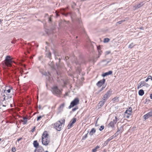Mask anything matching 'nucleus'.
<instances>
[{"instance_id":"a878e982","label":"nucleus","mask_w":152,"mask_h":152,"mask_svg":"<svg viewBox=\"0 0 152 152\" xmlns=\"http://www.w3.org/2000/svg\"><path fill=\"white\" fill-rule=\"evenodd\" d=\"M110 41V39L108 38H105L104 39V42H108Z\"/></svg>"},{"instance_id":"393cba45","label":"nucleus","mask_w":152,"mask_h":152,"mask_svg":"<svg viewBox=\"0 0 152 152\" xmlns=\"http://www.w3.org/2000/svg\"><path fill=\"white\" fill-rule=\"evenodd\" d=\"M64 105L65 104L64 103L60 105L59 107V109H61V110H62L64 106Z\"/></svg>"},{"instance_id":"2eb2a0df","label":"nucleus","mask_w":152,"mask_h":152,"mask_svg":"<svg viewBox=\"0 0 152 152\" xmlns=\"http://www.w3.org/2000/svg\"><path fill=\"white\" fill-rule=\"evenodd\" d=\"M105 102L106 101H103V100L102 101L100 102L98 104L99 108H101L102 107V106L104 104Z\"/></svg>"},{"instance_id":"c9c22d12","label":"nucleus","mask_w":152,"mask_h":152,"mask_svg":"<svg viewBox=\"0 0 152 152\" xmlns=\"http://www.w3.org/2000/svg\"><path fill=\"white\" fill-rule=\"evenodd\" d=\"M78 107H76L75 108H73L72 109V111H75L76 110H77V109H78Z\"/></svg>"},{"instance_id":"cd10ccee","label":"nucleus","mask_w":152,"mask_h":152,"mask_svg":"<svg viewBox=\"0 0 152 152\" xmlns=\"http://www.w3.org/2000/svg\"><path fill=\"white\" fill-rule=\"evenodd\" d=\"M135 45H134L133 43L131 44L129 46V48H132Z\"/></svg>"},{"instance_id":"0eeeda50","label":"nucleus","mask_w":152,"mask_h":152,"mask_svg":"<svg viewBox=\"0 0 152 152\" xmlns=\"http://www.w3.org/2000/svg\"><path fill=\"white\" fill-rule=\"evenodd\" d=\"M76 118H74L72 119L67 126L68 129L71 128L72 127L73 124L76 122Z\"/></svg>"},{"instance_id":"20e7f679","label":"nucleus","mask_w":152,"mask_h":152,"mask_svg":"<svg viewBox=\"0 0 152 152\" xmlns=\"http://www.w3.org/2000/svg\"><path fill=\"white\" fill-rule=\"evenodd\" d=\"M62 121V122H61L60 121H58L54 124V127L58 131L61 130L63 125H64L65 120L63 119Z\"/></svg>"},{"instance_id":"3c124183","label":"nucleus","mask_w":152,"mask_h":152,"mask_svg":"<svg viewBox=\"0 0 152 152\" xmlns=\"http://www.w3.org/2000/svg\"><path fill=\"white\" fill-rule=\"evenodd\" d=\"M150 97L151 99H152V94H150Z\"/></svg>"},{"instance_id":"72a5a7b5","label":"nucleus","mask_w":152,"mask_h":152,"mask_svg":"<svg viewBox=\"0 0 152 152\" xmlns=\"http://www.w3.org/2000/svg\"><path fill=\"white\" fill-rule=\"evenodd\" d=\"M109 141H108V140H107L104 143V146H106L108 143V142Z\"/></svg>"},{"instance_id":"13d9d810","label":"nucleus","mask_w":152,"mask_h":152,"mask_svg":"<svg viewBox=\"0 0 152 152\" xmlns=\"http://www.w3.org/2000/svg\"><path fill=\"white\" fill-rule=\"evenodd\" d=\"M143 28V27H141V28H140V29H142Z\"/></svg>"},{"instance_id":"de8ad7c7","label":"nucleus","mask_w":152,"mask_h":152,"mask_svg":"<svg viewBox=\"0 0 152 152\" xmlns=\"http://www.w3.org/2000/svg\"><path fill=\"white\" fill-rule=\"evenodd\" d=\"M23 72V70L22 69H21L20 70V72L21 74H22V73Z\"/></svg>"},{"instance_id":"a211bd4d","label":"nucleus","mask_w":152,"mask_h":152,"mask_svg":"<svg viewBox=\"0 0 152 152\" xmlns=\"http://www.w3.org/2000/svg\"><path fill=\"white\" fill-rule=\"evenodd\" d=\"M23 120H21V121L23 122V124H27V118L26 117H23Z\"/></svg>"},{"instance_id":"69168bd1","label":"nucleus","mask_w":152,"mask_h":152,"mask_svg":"<svg viewBox=\"0 0 152 152\" xmlns=\"http://www.w3.org/2000/svg\"><path fill=\"white\" fill-rule=\"evenodd\" d=\"M12 43H14L13 42H12Z\"/></svg>"},{"instance_id":"ddd939ff","label":"nucleus","mask_w":152,"mask_h":152,"mask_svg":"<svg viewBox=\"0 0 152 152\" xmlns=\"http://www.w3.org/2000/svg\"><path fill=\"white\" fill-rule=\"evenodd\" d=\"M123 130V126H121L120 127L119 129H118L116 133L115 134L116 136H118V134L120 133H121Z\"/></svg>"},{"instance_id":"ea45409f","label":"nucleus","mask_w":152,"mask_h":152,"mask_svg":"<svg viewBox=\"0 0 152 152\" xmlns=\"http://www.w3.org/2000/svg\"><path fill=\"white\" fill-rule=\"evenodd\" d=\"M73 5H72V7L73 8H74V6H76V4L74 2H73Z\"/></svg>"},{"instance_id":"6e6d98bb","label":"nucleus","mask_w":152,"mask_h":152,"mask_svg":"<svg viewBox=\"0 0 152 152\" xmlns=\"http://www.w3.org/2000/svg\"><path fill=\"white\" fill-rule=\"evenodd\" d=\"M56 15L57 17L58 16H59V15L58 14H56Z\"/></svg>"},{"instance_id":"49530a36","label":"nucleus","mask_w":152,"mask_h":152,"mask_svg":"<svg viewBox=\"0 0 152 152\" xmlns=\"http://www.w3.org/2000/svg\"><path fill=\"white\" fill-rule=\"evenodd\" d=\"M22 139V138H19L17 140V141L19 142L20 140H21Z\"/></svg>"},{"instance_id":"7ed1b4c3","label":"nucleus","mask_w":152,"mask_h":152,"mask_svg":"<svg viewBox=\"0 0 152 152\" xmlns=\"http://www.w3.org/2000/svg\"><path fill=\"white\" fill-rule=\"evenodd\" d=\"M62 89H60L58 86H54L51 88V91L53 94L58 97H60L62 94Z\"/></svg>"},{"instance_id":"9d476101","label":"nucleus","mask_w":152,"mask_h":152,"mask_svg":"<svg viewBox=\"0 0 152 152\" xmlns=\"http://www.w3.org/2000/svg\"><path fill=\"white\" fill-rule=\"evenodd\" d=\"M147 84V83L145 82L144 81H141L139 83L137 84V88L139 89L143 86L146 85Z\"/></svg>"},{"instance_id":"c03bdc74","label":"nucleus","mask_w":152,"mask_h":152,"mask_svg":"<svg viewBox=\"0 0 152 152\" xmlns=\"http://www.w3.org/2000/svg\"><path fill=\"white\" fill-rule=\"evenodd\" d=\"M34 152H42V151H38V150H37V149H36L34 150Z\"/></svg>"},{"instance_id":"6e6552de","label":"nucleus","mask_w":152,"mask_h":152,"mask_svg":"<svg viewBox=\"0 0 152 152\" xmlns=\"http://www.w3.org/2000/svg\"><path fill=\"white\" fill-rule=\"evenodd\" d=\"M50 142V140L48 138L43 139V138H42V143L43 144L45 145H48Z\"/></svg>"},{"instance_id":"a19ab883","label":"nucleus","mask_w":152,"mask_h":152,"mask_svg":"<svg viewBox=\"0 0 152 152\" xmlns=\"http://www.w3.org/2000/svg\"><path fill=\"white\" fill-rule=\"evenodd\" d=\"M150 77H151V76L150 75L148 76V78L145 80L146 82H147L148 81V80L149 79Z\"/></svg>"},{"instance_id":"4468645a","label":"nucleus","mask_w":152,"mask_h":152,"mask_svg":"<svg viewBox=\"0 0 152 152\" xmlns=\"http://www.w3.org/2000/svg\"><path fill=\"white\" fill-rule=\"evenodd\" d=\"M112 73L113 72L112 71H110L108 72H106L105 73H103V74H102V76L103 77H104L109 75L112 74Z\"/></svg>"},{"instance_id":"dca6fc26","label":"nucleus","mask_w":152,"mask_h":152,"mask_svg":"<svg viewBox=\"0 0 152 152\" xmlns=\"http://www.w3.org/2000/svg\"><path fill=\"white\" fill-rule=\"evenodd\" d=\"M33 144L34 146L36 149H37L38 147L39 146V144L37 140H35L34 141Z\"/></svg>"},{"instance_id":"680f3d73","label":"nucleus","mask_w":152,"mask_h":152,"mask_svg":"<svg viewBox=\"0 0 152 152\" xmlns=\"http://www.w3.org/2000/svg\"><path fill=\"white\" fill-rule=\"evenodd\" d=\"M109 62V61H107V64Z\"/></svg>"},{"instance_id":"37998d69","label":"nucleus","mask_w":152,"mask_h":152,"mask_svg":"<svg viewBox=\"0 0 152 152\" xmlns=\"http://www.w3.org/2000/svg\"><path fill=\"white\" fill-rule=\"evenodd\" d=\"M129 110V111H130V112H132V109L131 107H130L129 108V109L127 110Z\"/></svg>"},{"instance_id":"f3484780","label":"nucleus","mask_w":152,"mask_h":152,"mask_svg":"<svg viewBox=\"0 0 152 152\" xmlns=\"http://www.w3.org/2000/svg\"><path fill=\"white\" fill-rule=\"evenodd\" d=\"M48 133H47L46 132H45L43 133V134L42 135V138H43V139L47 138H48Z\"/></svg>"},{"instance_id":"a18cd8bd","label":"nucleus","mask_w":152,"mask_h":152,"mask_svg":"<svg viewBox=\"0 0 152 152\" xmlns=\"http://www.w3.org/2000/svg\"><path fill=\"white\" fill-rule=\"evenodd\" d=\"M35 127H34V128L31 130V132H33L35 130Z\"/></svg>"},{"instance_id":"f03ea898","label":"nucleus","mask_w":152,"mask_h":152,"mask_svg":"<svg viewBox=\"0 0 152 152\" xmlns=\"http://www.w3.org/2000/svg\"><path fill=\"white\" fill-rule=\"evenodd\" d=\"M12 58L10 56H7L5 60L2 62V67L4 69H9L8 67L12 66Z\"/></svg>"},{"instance_id":"b1692460","label":"nucleus","mask_w":152,"mask_h":152,"mask_svg":"<svg viewBox=\"0 0 152 152\" xmlns=\"http://www.w3.org/2000/svg\"><path fill=\"white\" fill-rule=\"evenodd\" d=\"M37 149L38 151H42L43 150V148L41 146H39L38 147Z\"/></svg>"},{"instance_id":"4c0bfd02","label":"nucleus","mask_w":152,"mask_h":152,"mask_svg":"<svg viewBox=\"0 0 152 152\" xmlns=\"http://www.w3.org/2000/svg\"><path fill=\"white\" fill-rule=\"evenodd\" d=\"M61 13L63 15H65V16H67V15H68V13H64L63 12H62V11L61 12Z\"/></svg>"},{"instance_id":"052dcab7","label":"nucleus","mask_w":152,"mask_h":152,"mask_svg":"<svg viewBox=\"0 0 152 152\" xmlns=\"http://www.w3.org/2000/svg\"><path fill=\"white\" fill-rule=\"evenodd\" d=\"M50 55H51V53H49V56H50Z\"/></svg>"},{"instance_id":"aec40b11","label":"nucleus","mask_w":152,"mask_h":152,"mask_svg":"<svg viewBox=\"0 0 152 152\" xmlns=\"http://www.w3.org/2000/svg\"><path fill=\"white\" fill-rule=\"evenodd\" d=\"M115 124V123H114L113 121H111L109 124H108V127H113Z\"/></svg>"},{"instance_id":"4be33fe9","label":"nucleus","mask_w":152,"mask_h":152,"mask_svg":"<svg viewBox=\"0 0 152 152\" xmlns=\"http://www.w3.org/2000/svg\"><path fill=\"white\" fill-rule=\"evenodd\" d=\"M117 136H116V134H115V135L112 136L110 137H109L107 140H108V141H109L110 140H112L113 138H114V137H116Z\"/></svg>"},{"instance_id":"5701e85b","label":"nucleus","mask_w":152,"mask_h":152,"mask_svg":"<svg viewBox=\"0 0 152 152\" xmlns=\"http://www.w3.org/2000/svg\"><path fill=\"white\" fill-rule=\"evenodd\" d=\"M99 146L97 145L92 150V152H96L97 151V149L99 148Z\"/></svg>"},{"instance_id":"6ab92c4d","label":"nucleus","mask_w":152,"mask_h":152,"mask_svg":"<svg viewBox=\"0 0 152 152\" xmlns=\"http://www.w3.org/2000/svg\"><path fill=\"white\" fill-rule=\"evenodd\" d=\"M96 132V129L94 128H93L89 133V134L90 136L94 134Z\"/></svg>"},{"instance_id":"e2e57ef3","label":"nucleus","mask_w":152,"mask_h":152,"mask_svg":"<svg viewBox=\"0 0 152 152\" xmlns=\"http://www.w3.org/2000/svg\"><path fill=\"white\" fill-rule=\"evenodd\" d=\"M45 152H48V151H46Z\"/></svg>"},{"instance_id":"0e129e2a","label":"nucleus","mask_w":152,"mask_h":152,"mask_svg":"<svg viewBox=\"0 0 152 152\" xmlns=\"http://www.w3.org/2000/svg\"><path fill=\"white\" fill-rule=\"evenodd\" d=\"M77 37H77H77H76V38H77Z\"/></svg>"},{"instance_id":"9b49d317","label":"nucleus","mask_w":152,"mask_h":152,"mask_svg":"<svg viewBox=\"0 0 152 152\" xmlns=\"http://www.w3.org/2000/svg\"><path fill=\"white\" fill-rule=\"evenodd\" d=\"M105 81V79L104 78L102 80H101L98 81L96 83V85L99 87H100L104 83Z\"/></svg>"},{"instance_id":"5fc2aeb1","label":"nucleus","mask_w":152,"mask_h":152,"mask_svg":"<svg viewBox=\"0 0 152 152\" xmlns=\"http://www.w3.org/2000/svg\"><path fill=\"white\" fill-rule=\"evenodd\" d=\"M149 79H151V80H152V77L151 76V77H149Z\"/></svg>"},{"instance_id":"412c9836","label":"nucleus","mask_w":152,"mask_h":152,"mask_svg":"<svg viewBox=\"0 0 152 152\" xmlns=\"http://www.w3.org/2000/svg\"><path fill=\"white\" fill-rule=\"evenodd\" d=\"M138 94L139 95L142 96L144 94V91L143 90L141 89L139 91Z\"/></svg>"},{"instance_id":"4d7b16f0","label":"nucleus","mask_w":152,"mask_h":152,"mask_svg":"<svg viewBox=\"0 0 152 152\" xmlns=\"http://www.w3.org/2000/svg\"><path fill=\"white\" fill-rule=\"evenodd\" d=\"M106 151L105 150H104L103 152H106Z\"/></svg>"},{"instance_id":"423d86ee","label":"nucleus","mask_w":152,"mask_h":152,"mask_svg":"<svg viewBox=\"0 0 152 152\" xmlns=\"http://www.w3.org/2000/svg\"><path fill=\"white\" fill-rule=\"evenodd\" d=\"M112 92L110 91H108L104 95L102 100L103 101H106L107 100L110 96Z\"/></svg>"},{"instance_id":"7c9ffc66","label":"nucleus","mask_w":152,"mask_h":152,"mask_svg":"<svg viewBox=\"0 0 152 152\" xmlns=\"http://www.w3.org/2000/svg\"><path fill=\"white\" fill-rule=\"evenodd\" d=\"M104 126H100V128L99 129V130L100 131H101L102 130H103L104 129Z\"/></svg>"},{"instance_id":"8fccbe9b","label":"nucleus","mask_w":152,"mask_h":152,"mask_svg":"<svg viewBox=\"0 0 152 152\" xmlns=\"http://www.w3.org/2000/svg\"><path fill=\"white\" fill-rule=\"evenodd\" d=\"M56 59L57 58V59H58V60H59L58 62H60V58H57V57H56Z\"/></svg>"},{"instance_id":"c85d7f7f","label":"nucleus","mask_w":152,"mask_h":152,"mask_svg":"<svg viewBox=\"0 0 152 152\" xmlns=\"http://www.w3.org/2000/svg\"><path fill=\"white\" fill-rule=\"evenodd\" d=\"M117 120H118V118H117L116 117H115V119L114 120H113V121H112L114 123H115V124L116 123L117 121Z\"/></svg>"},{"instance_id":"864d4df0","label":"nucleus","mask_w":152,"mask_h":152,"mask_svg":"<svg viewBox=\"0 0 152 152\" xmlns=\"http://www.w3.org/2000/svg\"><path fill=\"white\" fill-rule=\"evenodd\" d=\"M104 88V87H102V89H101V90H100V91H102V90H103V89Z\"/></svg>"},{"instance_id":"f257e3e1","label":"nucleus","mask_w":152,"mask_h":152,"mask_svg":"<svg viewBox=\"0 0 152 152\" xmlns=\"http://www.w3.org/2000/svg\"><path fill=\"white\" fill-rule=\"evenodd\" d=\"M3 85H1V91H2L1 94V100H2V105L3 107H6L7 105V103L5 102V104H3V102L4 101L7 100L9 99L8 97V94L5 92L6 90V88H7V86L4 85L3 83H2Z\"/></svg>"},{"instance_id":"f8f14e48","label":"nucleus","mask_w":152,"mask_h":152,"mask_svg":"<svg viewBox=\"0 0 152 152\" xmlns=\"http://www.w3.org/2000/svg\"><path fill=\"white\" fill-rule=\"evenodd\" d=\"M144 4L143 2H142L138 4L135 5L134 6V10H135L137 9L140 8L142 7Z\"/></svg>"},{"instance_id":"bb28decb","label":"nucleus","mask_w":152,"mask_h":152,"mask_svg":"<svg viewBox=\"0 0 152 152\" xmlns=\"http://www.w3.org/2000/svg\"><path fill=\"white\" fill-rule=\"evenodd\" d=\"M125 114H126L129 115H131V112H130V111L129 110H126V112H125Z\"/></svg>"},{"instance_id":"c756f323","label":"nucleus","mask_w":152,"mask_h":152,"mask_svg":"<svg viewBox=\"0 0 152 152\" xmlns=\"http://www.w3.org/2000/svg\"><path fill=\"white\" fill-rule=\"evenodd\" d=\"M125 21V20H121L120 21H119L117 22V23L118 24H121L123 22H124Z\"/></svg>"},{"instance_id":"f704fd0d","label":"nucleus","mask_w":152,"mask_h":152,"mask_svg":"<svg viewBox=\"0 0 152 152\" xmlns=\"http://www.w3.org/2000/svg\"><path fill=\"white\" fill-rule=\"evenodd\" d=\"M8 88V87H7V88H6V91H5V92L7 93V92L8 93H10V89H7V88Z\"/></svg>"},{"instance_id":"09e8293b","label":"nucleus","mask_w":152,"mask_h":152,"mask_svg":"<svg viewBox=\"0 0 152 152\" xmlns=\"http://www.w3.org/2000/svg\"><path fill=\"white\" fill-rule=\"evenodd\" d=\"M8 97L9 99H10L11 98V96L9 94H8Z\"/></svg>"},{"instance_id":"e433bc0d","label":"nucleus","mask_w":152,"mask_h":152,"mask_svg":"<svg viewBox=\"0 0 152 152\" xmlns=\"http://www.w3.org/2000/svg\"><path fill=\"white\" fill-rule=\"evenodd\" d=\"M130 115H128V114H125V117L127 118H129V116Z\"/></svg>"},{"instance_id":"473e14b6","label":"nucleus","mask_w":152,"mask_h":152,"mask_svg":"<svg viewBox=\"0 0 152 152\" xmlns=\"http://www.w3.org/2000/svg\"><path fill=\"white\" fill-rule=\"evenodd\" d=\"M43 116H38L37 117V121H39V120H40V119L41 118L43 117Z\"/></svg>"},{"instance_id":"79ce46f5","label":"nucleus","mask_w":152,"mask_h":152,"mask_svg":"<svg viewBox=\"0 0 152 152\" xmlns=\"http://www.w3.org/2000/svg\"><path fill=\"white\" fill-rule=\"evenodd\" d=\"M12 152H15L16 151V149L15 148H12Z\"/></svg>"},{"instance_id":"bf43d9fd","label":"nucleus","mask_w":152,"mask_h":152,"mask_svg":"<svg viewBox=\"0 0 152 152\" xmlns=\"http://www.w3.org/2000/svg\"><path fill=\"white\" fill-rule=\"evenodd\" d=\"M62 10H63V11L64 12V11H65V10H64V9H63Z\"/></svg>"},{"instance_id":"58836bf2","label":"nucleus","mask_w":152,"mask_h":152,"mask_svg":"<svg viewBox=\"0 0 152 152\" xmlns=\"http://www.w3.org/2000/svg\"><path fill=\"white\" fill-rule=\"evenodd\" d=\"M53 15H51L50 16V17L49 18V22H52V19H51V17L53 16Z\"/></svg>"},{"instance_id":"1a4fd4ad","label":"nucleus","mask_w":152,"mask_h":152,"mask_svg":"<svg viewBox=\"0 0 152 152\" xmlns=\"http://www.w3.org/2000/svg\"><path fill=\"white\" fill-rule=\"evenodd\" d=\"M152 116V109L151 111L144 115L143 116V118L145 120L148 119V118Z\"/></svg>"},{"instance_id":"603ef678","label":"nucleus","mask_w":152,"mask_h":152,"mask_svg":"<svg viewBox=\"0 0 152 152\" xmlns=\"http://www.w3.org/2000/svg\"><path fill=\"white\" fill-rule=\"evenodd\" d=\"M39 109H41V106L40 105H39Z\"/></svg>"},{"instance_id":"338daca9","label":"nucleus","mask_w":152,"mask_h":152,"mask_svg":"<svg viewBox=\"0 0 152 152\" xmlns=\"http://www.w3.org/2000/svg\"><path fill=\"white\" fill-rule=\"evenodd\" d=\"M46 15H48V14H46Z\"/></svg>"},{"instance_id":"39448f33","label":"nucleus","mask_w":152,"mask_h":152,"mask_svg":"<svg viewBox=\"0 0 152 152\" xmlns=\"http://www.w3.org/2000/svg\"><path fill=\"white\" fill-rule=\"evenodd\" d=\"M79 100L78 98H75L72 101L70 105L69 106L68 108L70 109L71 108L78 104L79 103Z\"/></svg>"},{"instance_id":"2f4dec72","label":"nucleus","mask_w":152,"mask_h":152,"mask_svg":"<svg viewBox=\"0 0 152 152\" xmlns=\"http://www.w3.org/2000/svg\"><path fill=\"white\" fill-rule=\"evenodd\" d=\"M88 133L86 134L84 136H83L82 139L83 140H85L87 137Z\"/></svg>"}]
</instances>
